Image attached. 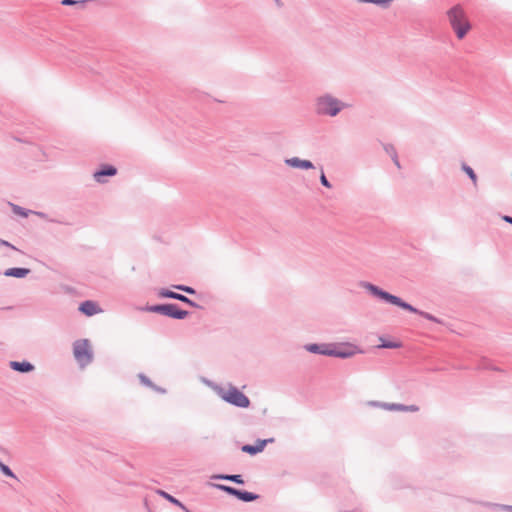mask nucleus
Here are the masks:
<instances>
[{
	"label": "nucleus",
	"instance_id": "obj_1",
	"mask_svg": "<svg viewBox=\"0 0 512 512\" xmlns=\"http://www.w3.org/2000/svg\"><path fill=\"white\" fill-rule=\"evenodd\" d=\"M447 18L452 30L459 40L464 39L472 29V25L465 11L459 5L453 6L447 11Z\"/></svg>",
	"mask_w": 512,
	"mask_h": 512
},
{
	"label": "nucleus",
	"instance_id": "obj_2",
	"mask_svg": "<svg viewBox=\"0 0 512 512\" xmlns=\"http://www.w3.org/2000/svg\"><path fill=\"white\" fill-rule=\"evenodd\" d=\"M219 395L226 402L238 407L247 408L250 404L249 399L235 387L221 389Z\"/></svg>",
	"mask_w": 512,
	"mask_h": 512
},
{
	"label": "nucleus",
	"instance_id": "obj_3",
	"mask_svg": "<svg viewBox=\"0 0 512 512\" xmlns=\"http://www.w3.org/2000/svg\"><path fill=\"white\" fill-rule=\"evenodd\" d=\"M318 111L322 114L335 116L344 107L337 99L330 96L322 97L318 100Z\"/></svg>",
	"mask_w": 512,
	"mask_h": 512
},
{
	"label": "nucleus",
	"instance_id": "obj_4",
	"mask_svg": "<svg viewBox=\"0 0 512 512\" xmlns=\"http://www.w3.org/2000/svg\"><path fill=\"white\" fill-rule=\"evenodd\" d=\"M74 356L80 365L88 364L92 359V352L87 340H79L74 344Z\"/></svg>",
	"mask_w": 512,
	"mask_h": 512
},
{
	"label": "nucleus",
	"instance_id": "obj_5",
	"mask_svg": "<svg viewBox=\"0 0 512 512\" xmlns=\"http://www.w3.org/2000/svg\"><path fill=\"white\" fill-rule=\"evenodd\" d=\"M359 349L356 345L351 343L341 344L339 346H335L333 348H329L326 351H323L324 355L335 356L340 358H348L354 356L359 353Z\"/></svg>",
	"mask_w": 512,
	"mask_h": 512
},
{
	"label": "nucleus",
	"instance_id": "obj_6",
	"mask_svg": "<svg viewBox=\"0 0 512 512\" xmlns=\"http://www.w3.org/2000/svg\"><path fill=\"white\" fill-rule=\"evenodd\" d=\"M369 289L372 291L373 294L379 296L380 298L388 301L391 304L399 306V307H401V308H403L405 310H408V311H411V312H414V313H418L417 309H415L414 307H412L408 303L403 302L400 298H398V297H396L394 295H391V294H389L387 292H384V291L378 289L377 287H375L373 285H369Z\"/></svg>",
	"mask_w": 512,
	"mask_h": 512
},
{
	"label": "nucleus",
	"instance_id": "obj_7",
	"mask_svg": "<svg viewBox=\"0 0 512 512\" xmlns=\"http://www.w3.org/2000/svg\"><path fill=\"white\" fill-rule=\"evenodd\" d=\"M149 310L167 315L175 319H184L188 315L187 311L179 309L175 304L157 305L149 308Z\"/></svg>",
	"mask_w": 512,
	"mask_h": 512
},
{
	"label": "nucleus",
	"instance_id": "obj_8",
	"mask_svg": "<svg viewBox=\"0 0 512 512\" xmlns=\"http://www.w3.org/2000/svg\"><path fill=\"white\" fill-rule=\"evenodd\" d=\"M217 487L225 492H227L230 495L236 496L238 499L245 501V502H251L256 499H258V495L253 494L251 492L247 491H240L230 486L225 485H217Z\"/></svg>",
	"mask_w": 512,
	"mask_h": 512
},
{
	"label": "nucleus",
	"instance_id": "obj_9",
	"mask_svg": "<svg viewBox=\"0 0 512 512\" xmlns=\"http://www.w3.org/2000/svg\"><path fill=\"white\" fill-rule=\"evenodd\" d=\"M80 311L87 316H92L94 314L100 313V307L93 301H85L80 305Z\"/></svg>",
	"mask_w": 512,
	"mask_h": 512
},
{
	"label": "nucleus",
	"instance_id": "obj_10",
	"mask_svg": "<svg viewBox=\"0 0 512 512\" xmlns=\"http://www.w3.org/2000/svg\"><path fill=\"white\" fill-rule=\"evenodd\" d=\"M286 164L293 167V168H300V169H311L313 168L312 162L308 160H301L297 157L286 159Z\"/></svg>",
	"mask_w": 512,
	"mask_h": 512
},
{
	"label": "nucleus",
	"instance_id": "obj_11",
	"mask_svg": "<svg viewBox=\"0 0 512 512\" xmlns=\"http://www.w3.org/2000/svg\"><path fill=\"white\" fill-rule=\"evenodd\" d=\"M159 295L161 297H165V298H173V299H177V300H180L182 302H185L191 306H196V304L191 301L190 299H188L186 296L182 295V294H178V293H175V292H172V291H169V290H161L159 292Z\"/></svg>",
	"mask_w": 512,
	"mask_h": 512
},
{
	"label": "nucleus",
	"instance_id": "obj_12",
	"mask_svg": "<svg viewBox=\"0 0 512 512\" xmlns=\"http://www.w3.org/2000/svg\"><path fill=\"white\" fill-rule=\"evenodd\" d=\"M116 173H117V170L115 167L106 166L102 170L94 173V179L97 182L102 183V182H104L103 176H114Z\"/></svg>",
	"mask_w": 512,
	"mask_h": 512
},
{
	"label": "nucleus",
	"instance_id": "obj_13",
	"mask_svg": "<svg viewBox=\"0 0 512 512\" xmlns=\"http://www.w3.org/2000/svg\"><path fill=\"white\" fill-rule=\"evenodd\" d=\"M266 442V440H263L258 442L256 445H244L242 447V451L254 455L256 453L261 452L264 449Z\"/></svg>",
	"mask_w": 512,
	"mask_h": 512
},
{
	"label": "nucleus",
	"instance_id": "obj_14",
	"mask_svg": "<svg viewBox=\"0 0 512 512\" xmlns=\"http://www.w3.org/2000/svg\"><path fill=\"white\" fill-rule=\"evenodd\" d=\"M30 272L29 269L26 268H10L5 271L6 276L23 278Z\"/></svg>",
	"mask_w": 512,
	"mask_h": 512
},
{
	"label": "nucleus",
	"instance_id": "obj_15",
	"mask_svg": "<svg viewBox=\"0 0 512 512\" xmlns=\"http://www.w3.org/2000/svg\"><path fill=\"white\" fill-rule=\"evenodd\" d=\"M11 367L16 370V371H19V372H29V371H32L33 370V365L30 364L29 362H16V361H13L11 362Z\"/></svg>",
	"mask_w": 512,
	"mask_h": 512
},
{
	"label": "nucleus",
	"instance_id": "obj_16",
	"mask_svg": "<svg viewBox=\"0 0 512 512\" xmlns=\"http://www.w3.org/2000/svg\"><path fill=\"white\" fill-rule=\"evenodd\" d=\"M158 493L164 497L165 499H167L169 502L179 506V507H182L183 508V505L180 501H178L176 498H174L173 496H171L170 494L166 493L165 491H158Z\"/></svg>",
	"mask_w": 512,
	"mask_h": 512
},
{
	"label": "nucleus",
	"instance_id": "obj_17",
	"mask_svg": "<svg viewBox=\"0 0 512 512\" xmlns=\"http://www.w3.org/2000/svg\"><path fill=\"white\" fill-rule=\"evenodd\" d=\"M219 478L230 480V481H233L238 484L244 483L241 475H223V476H219Z\"/></svg>",
	"mask_w": 512,
	"mask_h": 512
},
{
	"label": "nucleus",
	"instance_id": "obj_18",
	"mask_svg": "<svg viewBox=\"0 0 512 512\" xmlns=\"http://www.w3.org/2000/svg\"><path fill=\"white\" fill-rule=\"evenodd\" d=\"M463 170L466 172V174L471 178V180L476 184L477 177L473 171V169L467 165H463Z\"/></svg>",
	"mask_w": 512,
	"mask_h": 512
},
{
	"label": "nucleus",
	"instance_id": "obj_19",
	"mask_svg": "<svg viewBox=\"0 0 512 512\" xmlns=\"http://www.w3.org/2000/svg\"><path fill=\"white\" fill-rule=\"evenodd\" d=\"M0 469L1 471L6 475V476H9V477H15L14 473L11 471V469L3 464L1 461H0Z\"/></svg>",
	"mask_w": 512,
	"mask_h": 512
},
{
	"label": "nucleus",
	"instance_id": "obj_20",
	"mask_svg": "<svg viewBox=\"0 0 512 512\" xmlns=\"http://www.w3.org/2000/svg\"><path fill=\"white\" fill-rule=\"evenodd\" d=\"M307 350L313 353L323 354V351H326L327 349H320L318 345L312 344L307 347Z\"/></svg>",
	"mask_w": 512,
	"mask_h": 512
},
{
	"label": "nucleus",
	"instance_id": "obj_21",
	"mask_svg": "<svg viewBox=\"0 0 512 512\" xmlns=\"http://www.w3.org/2000/svg\"><path fill=\"white\" fill-rule=\"evenodd\" d=\"M176 289L178 290H181V291H184L186 293H189V294H194L195 293V290L191 287H188V286H183V285H178V286H175Z\"/></svg>",
	"mask_w": 512,
	"mask_h": 512
},
{
	"label": "nucleus",
	"instance_id": "obj_22",
	"mask_svg": "<svg viewBox=\"0 0 512 512\" xmlns=\"http://www.w3.org/2000/svg\"><path fill=\"white\" fill-rule=\"evenodd\" d=\"M388 409L390 410H398V411H405L407 410L406 406L400 405V404H391L388 406Z\"/></svg>",
	"mask_w": 512,
	"mask_h": 512
},
{
	"label": "nucleus",
	"instance_id": "obj_23",
	"mask_svg": "<svg viewBox=\"0 0 512 512\" xmlns=\"http://www.w3.org/2000/svg\"><path fill=\"white\" fill-rule=\"evenodd\" d=\"M400 345L398 343H393V342H383L382 344L379 345V347H382V348H398Z\"/></svg>",
	"mask_w": 512,
	"mask_h": 512
},
{
	"label": "nucleus",
	"instance_id": "obj_24",
	"mask_svg": "<svg viewBox=\"0 0 512 512\" xmlns=\"http://www.w3.org/2000/svg\"><path fill=\"white\" fill-rule=\"evenodd\" d=\"M320 181H321V183H322L324 186H326V187H328V188H330V187H331V185H330V183L328 182V180H327L326 176L324 175V173H322V174H321V176H320Z\"/></svg>",
	"mask_w": 512,
	"mask_h": 512
},
{
	"label": "nucleus",
	"instance_id": "obj_25",
	"mask_svg": "<svg viewBox=\"0 0 512 512\" xmlns=\"http://www.w3.org/2000/svg\"><path fill=\"white\" fill-rule=\"evenodd\" d=\"M0 244H1V245L8 246V247H11L12 249H16L13 245H11V244H10V243H8L7 241L1 240V239H0Z\"/></svg>",
	"mask_w": 512,
	"mask_h": 512
},
{
	"label": "nucleus",
	"instance_id": "obj_26",
	"mask_svg": "<svg viewBox=\"0 0 512 512\" xmlns=\"http://www.w3.org/2000/svg\"><path fill=\"white\" fill-rule=\"evenodd\" d=\"M406 411L416 412V411H418V407H417V406L412 405V406L407 407V410H406Z\"/></svg>",
	"mask_w": 512,
	"mask_h": 512
},
{
	"label": "nucleus",
	"instance_id": "obj_27",
	"mask_svg": "<svg viewBox=\"0 0 512 512\" xmlns=\"http://www.w3.org/2000/svg\"><path fill=\"white\" fill-rule=\"evenodd\" d=\"M74 3H75V1H73V0H63L62 1L63 5H71V4H74Z\"/></svg>",
	"mask_w": 512,
	"mask_h": 512
},
{
	"label": "nucleus",
	"instance_id": "obj_28",
	"mask_svg": "<svg viewBox=\"0 0 512 512\" xmlns=\"http://www.w3.org/2000/svg\"><path fill=\"white\" fill-rule=\"evenodd\" d=\"M503 220L508 222V223H510V224H512V217H510V216H504Z\"/></svg>",
	"mask_w": 512,
	"mask_h": 512
},
{
	"label": "nucleus",
	"instance_id": "obj_29",
	"mask_svg": "<svg viewBox=\"0 0 512 512\" xmlns=\"http://www.w3.org/2000/svg\"><path fill=\"white\" fill-rule=\"evenodd\" d=\"M420 314H421V315H423V316H425V317H426V318H428V319H432V317H431L430 315H428V314H425V313H423V312H420Z\"/></svg>",
	"mask_w": 512,
	"mask_h": 512
}]
</instances>
